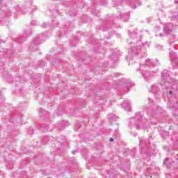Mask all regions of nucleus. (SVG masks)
<instances>
[{"mask_svg":"<svg viewBox=\"0 0 178 178\" xmlns=\"http://www.w3.org/2000/svg\"><path fill=\"white\" fill-rule=\"evenodd\" d=\"M161 86L163 88H169L170 87L169 85L172 83V78L169 75V71L165 70L161 73Z\"/></svg>","mask_w":178,"mask_h":178,"instance_id":"nucleus-1","label":"nucleus"},{"mask_svg":"<svg viewBox=\"0 0 178 178\" xmlns=\"http://www.w3.org/2000/svg\"><path fill=\"white\" fill-rule=\"evenodd\" d=\"M147 44H148V42H145L144 43L139 42L138 43L139 46H136V47H135V57L137 58V59H141V58H143V53L141 52V45L145 47Z\"/></svg>","mask_w":178,"mask_h":178,"instance_id":"nucleus-2","label":"nucleus"},{"mask_svg":"<svg viewBox=\"0 0 178 178\" xmlns=\"http://www.w3.org/2000/svg\"><path fill=\"white\" fill-rule=\"evenodd\" d=\"M121 107L122 108V109H124V111H131V104H130V102H129V100H124L121 104Z\"/></svg>","mask_w":178,"mask_h":178,"instance_id":"nucleus-3","label":"nucleus"},{"mask_svg":"<svg viewBox=\"0 0 178 178\" xmlns=\"http://www.w3.org/2000/svg\"><path fill=\"white\" fill-rule=\"evenodd\" d=\"M154 74H156V72H149L148 71H145L143 73V76L145 80L148 81L149 79H151V77H152V76H154Z\"/></svg>","mask_w":178,"mask_h":178,"instance_id":"nucleus-4","label":"nucleus"},{"mask_svg":"<svg viewBox=\"0 0 178 178\" xmlns=\"http://www.w3.org/2000/svg\"><path fill=\"white\" fill-rule=\"evenodd\" d=\"M159 86L161 85L160 84L152 85L151 88L149 89V92H153L154 94H155V92H158V91H159L160 90Z\"/></svg>","mask_w":178,"mask_h":178,"instance_id":"nucleus-5","label":"nucleus"},{"mask_svg":"<svg viewBox=\"0 0 178 178\" xmlns=\"http://www.w3.org/2000/svg\"><path fill=\"white\" fill-rule=\"evenodd\" d=\"M170 58L172 63H173V62H176L177 60L176 52L170 51Z\"/></svg>","mask_w":178,"mask_h":178,"instance_id":"nucleus-6","label":"nucleus"},{"mask_svg":"<svg viewBox=\"0 0 178 178\" xmlns=\"http://www.w3.org/2000/svg\"><path fill=\"white\" fill-rule=\"evenodd\" d=\"M145 65L146 66H155V64L154 63V62H152V60L149 58H147V60H145Z\"/></svg>","mask_w":178,"mask_h":178,"instance_id":"nucleus-7","label":"nucleus"},{"mask_svg":"<svg viewBox=\"0 0 178 178\" xmlns=\"http://www.w3.org/2000/svg\"><path fill=\"white\" fill-rule=\"evenodd\" d=\"M169 161H170L169 158L165 159L163 161V165L164 166H167V168H169V166H170V165H172V163L169 162Z\"/></svg>","mask_w":178,"mask_h":178,"instance_id":"nucleus-8","label":"nucleus"},{"mask_svg":"<svg viewBox=\"0 0 178 178\" xmlns=\"http://www.w3.org/2000/svg\"><path fill=\"white\" fill-rule=\"evenodd\" d=\"M129 56H127V59H130V58H133V55H134V50L133 47H131V49L128 51Z\"/></svg>","mask_w":178,"mask_h":178,"instance_id":"nucleus-9","label":"nucleus"},{"mask_svg":"<svg viewBox=\"0 0 178 178\" xmlns=\"http://www.w3.org/2000/svg\"><path fill=\"white\" fill-rule=\"evenodd\" d=\"M163 32L166 35L170 34V33H172V29H169L168 27H165V28L163 29Z\"/></svg>","mask_w":178,"mask_h":178,"instance_id":"nucleus-10","label":"nucleus"},{"mask_svg":"<svg viewBox=\"0 0 178 178\" xmlns=\"http://www.w3.org/2000/svg\"><path fill=\"white\" fill-rule=\"evenodd\" d=\"M135 38H136L138 40H140L141 38H143V35L140 33H135Z\"/></svg>","mask_w":178,"mask_h":178,"instance_id":"nucleus-11","label":"nucleus"},{"mask_svg":"<svg viewBox=\"0 0 178 178\" xmlns=\"http://www.w3.org/2000/svg\"><path fill=\"white\" fill-rule=\"evenodd\" d=\"M141 5V0H135V8H137V6H140Z\"/></svg>","mask_w":178,"mask_h":178,"instance_id":"nucleus-12","label":"nucleus"},{"mask_svg":"<svg viewBox=\"0 0 178 178\" xmlns=\"http://www.w3.org/2000/svg\"><path fill=\"white\" fill-rule=\"evenodd\" d=\"M113 1L115 3V6H118L120 3V0H113Z\"/></svg>","mask_w":178,"mask_h":178,"instance_id":"nucleus-13","label":"nucleus"},{"mask_svg":"<svg viewBox=\"0 0 178 178\" xmlns=\"http://www.w3.org/2000/svg\"><path fill=\"white\" fill-rule=\"evenodd\" d=\"M115 117H112V115H108V119H109V120H113V118H114Z\"/></svg>","mask_w":178,"mask_h":178,"instance_id":"nucleus-14","label":"nucleus"},{"mask_svg":"<svg viewBox=\"0 0 178 178\" xmlns=\"http://www.w3.org/2000/svg\"><path fill=\"white\" fill-rule=\"evenodd\" d=\"M138 115H140V118H143V115H141L140 113H136V118H137L138 119Z\"/></svg>","mask_w":178,"mask_h":178,"instance_id":"nucleus-15","label":"nucleus"},{"mask_svg":"<svg viewBox=\"0 0 178 178\" xmlns=\"http://www.w3.org/2000/svg\"><path fill=\"white\" fill-rule=\"evenodd\" d=\"M38 40H40V38H38L35 41H34V43L35 44H40V42H37V41H38Z\"/></svg>","mask_w":178,"mask_h":178,"instance_id":"nucleus-16","label":"nucleus"},{"mask_svg":"<svg viewBox=\"0 0 178 178\" xmlns=\"http://www.w3.org/2000/svg\"><path fill=\"white\" fill-rule=\"evenodd\" d=\"M148 99H149V104H151V102L152 103L154 102V101L151 98H149Z\"/></svg>","mask_w":178,"mask_h":178,"instance_id":"nucleus-17","label":"nucleus"},{"mask_svg":"<svg viewBox=\"0 0 178 178\" xmlns=\"http://www.w3.org/2000/svg\"><path fill=\"white\" fill-rule=\"evenodd\" d=\"M41 130H43V131H46V130H48V128L44 129L43 127L41 128Z\"/></svg>","mask_w":178,"mask_h":178,"instance_id":"nucleus-18","label":"nucleus"},{"mask_svg":"<svg viewBox=\"0 0 178 178\" xmlns=\"http://www.w3.org/2000/svg\"><path fill=\"white\" fill-rule=\"evenodd\" d=\"M124 16H126V14H123V15H122V19H124Z\"/></svg>","mask_w":178,"mask_h":178,"instance_id":"nucleus-19","label":"nucleus"},{"mask_svg":"<svg viewBox=\"0 0 178 178\" xmlns=\"http://www.w3.org/2000/svg\"><path fill=\"white\" fill-rule=\"evenodd\" d=\"M169 94H170V95L173 94V91L170 90V91H169Z\"/></svg>","mask_w":178,"mask_h":178,"instance_id":"nucleus-20","label":"nucleus"},{"mask_svg":"<svg viewBox=\"0 0 178 178\" xmlns=\"http://www.w3.org/2000/svg\"><path fill=\"white\" fill-rule=\"evenodd\" d=\"M158 48H159V49H161L162 47L161 46H158Z\"/></svg>","mask_w":178,"mask_h":178,"instance_id":"nucleus-21","label":"nucleus"},{"mask_svg":"<svg viewBox=\"0 0 178 178\" xmlns=\"http://www.w3.org/2000/svg\"><path fill=\"white\" fill-rule=\"evenodd\" d=\"M110 141L112 142L113 141V139L112 138H110Z\"/></svg>","mask_w":178,"mask_h":178,"instance_id":"nucleus-22","label":"nucleus"},{"mask_svg":"<svg viewBox=\"0 0 178 178\" xmlns=\"http://www.w3.org/2000/svg\"><path fill=\"white\" fill-rule=\"evenodd\" d=\"M175 3H178V1H175Z\"/></svg>","mask_w":178,"mask_h":178,"instance_id":"nucleus-23","label":"nucleus"},{"mask_svg":"<svg viewBox=\"0 0 178 178\" xmlns=\"http://www.w3.org/2000/svg\"><path fill=\"white\" fill-rule=\"evenodd\" d=\"M31 24H35L34 22H31Z\"/></svg>","mask_w":178,"mask_h":178,"instance_id":"nucleus-24","label":"nucleus"},{"mask_svg":"<svg viewBox=\"0 0 178 178\" xmlns=\"http://www.w3.org/2000/svg\"><path fill=\"white\" fill-rule=\"evenodd\" d=\"M72 154H74V151L72 152Z\"/></svg>","mask_w":178,"mask_h":178,"instance_id":"nucleus-25","label":"nucleus"}]
</instances>
